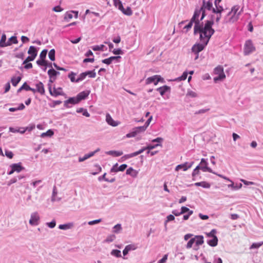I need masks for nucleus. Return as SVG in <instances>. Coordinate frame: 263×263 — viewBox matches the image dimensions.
Returning <instances> with one entry per match:
<instances>
[{"label": "nucleus", "mask_w": 263, "mask_h": 263, "mask_svg": "<svg viewBox=\"0 0 263 263\" xmlns=\"http://www.w3.org/2000/svg\"><path fill=\"white\" fill-rule=\"evenodd\" d=\"M210 110L209 108H203V109H201L198 111H196L195 112V114L196 115H198V114H204V113H205L206 112L208 111L209 110Z\"/></svg>", "instance_id": "nucleus-58"}, {"label": "nucleus", "mask_w": 263, "mask_h": 263, "mask_svg": "<svg viewBox=\"0 0 263 263\" xmlns=\"http://www.w3.org/2000/svg\"><path fill=\"white\" fill-rule=\"evenodd\" d=\"M40 216L37 212H33L31 214L29 224L31 226H37L39 224Z\"/></svg>", "instance_id": "nucleus-10"}, {"label": "nucleus", "mask_w": 263, "mask_h": 263, "mask_svg": "<svg viewBox=\"0 0 263 263\" xmlns=\"http://www.w3.org/2000/svg\"><path fill=\"white\" fill-rule=\"evenodd\" d=\"M95 167L96 168V172L91 173V174L93 175H96L101 172L102 168L99 164L95 165Z\"/></svg>", "instance_id": "nucleus-51"}, {"label": "nucleus", "mask_w": 263, "mask_h": 263, "mask_svg": "<svg viewBox=\"0 0 263 263\" xmlns=\"http://www.w3.org/2000/svg\"><path fill=\"white\" fill-rule=\"evenodd\" d=\"M186 96L192 98H195L197 97V93L195 92L192 90L188 91L186 93Z\"/></svg>", "instance_id": "nucleus-56"}, {"label": "nucleus", "mask_w": 263, "mask_h": 263, "mask_svg": "<svg viewBox=\"0 0 263 263\" xmlns=\"http://www.w3.org/2000/svg\"><path fill=\"white\" fill-rule=\"evenodd\" d=\"M159 82L162 83L165 82L164 79L159 75H155L148 77L145 80V83L147 85L154 83L155 85H157Z\"/></svg>", "instance_id": "nucleus-7"}, {"label": "nucleus", "mask_w": 263, "mask_h": 263, "mask_svg": "<svg viewBox=\"0 0 263 263\" xmlns=\"http://www.w3.org/2000/svg\"><path fill=\"white\" fill-rule=\"evenodd\" d=\"M195 238H191L187 243L186 248L187 249L191 248L193 246V243H195Z\"/></svg>", "instance_id": "nucleus-50"}, {"label": "nucleus", "mask_w": 263, "mask_h": 263, "mask_svg": "<svg viewBox=\"0 0 263 263\" xmlns=\"http://www.w3.org/2000/svg\"><path fill=\"white\" fill-rule=\"evenodd\" d=\"M79 103L77 97H71L69 98L68 100L64 101V106L66 108H70L71 106L69 105V104L74 105Z\"/></svg>", "instance_id": "nucleus-13"}, {"label": "nucleus", "mask_w": 263, "mask_h": 263, "mask_svg": "<svg viewBox=\"0 0 263 263\" xmlns=\"http://www.w3.org/2000/svg\"><path fill=\"white\" fill-rule=\"evenodd\" d=\"M48 74L49 77L56 78L57 76L60 74V72L59 71H57L53 68H50L48 71Z\"/></svg>", "instance_id": "nucleus-29"}, {"label": "nucleus", "mask_w": 263, "mask_h": 263, "mask_svg": "<svg viewBox=\"0 0 263 263\" xmlns=\"http://www.w3.org/2000/svg\"><path fill=\"white\" fill-rule=\"evenodd\" d=\"M10 167L13 168V171H14V172H16L17 173L21 172L22 170H23L24 169V167H23L21 165V163L12 164L10 165Z\"/></svg>", "instance_id": "nucleus-21"}, {"label": "nucleus", "mask_w": 263, "mask_h": 263, "mask_svg": "<svg viewBox=\"0 0 263 263\" xmlns=\"http://www.w3.org/2000/svg\"><path fill=\"white\" fill-rule=\"evenodd\" d=\"M158 146H161V145L160 144H156L155 145L149 144L146 146V148L147 150H151L156 148Z\"/></svg>", "instance_id": "nucleus-55"}, {"label": "nucleus", "mask_w": 263, "mask_h": 263, "mask_svg": "<svg viewBox=\"0 0 263 263\" xmlns=\"http://www.w3.org/2000/svg\"><path fill=\"white\" fill-rule=\"evenodd\" d=\"M6 35L5 34H3L1 37V39L0 40V47H4L6 46H10V43L9 42H6Z\"/></svg>", "instance_id": "nucleus-22"}, {"label": "nucleus", "mask_w": 263, "mask_h": 263, "mask_svg": "<svg viewBox=\"0 0 263 263\" xmlns=\"http://www.w3.org/2000/svg\"><path fill=\"white\" fill-rule=\"evenodd\" d=\"M126 174L131 176L133 177H136L138 175V172L132 167H129L126 170Z\"/></svg>", "instance_id": "nucleus-28"}, {"label": "nucleus", "mask_w": 263, "mask_h": 263, "mask_svg": "<svg viewBox=\"0 0 263 263\" xmlns=\"http://www.w3.org/2000/svg\"><path fill=\"white\" fill-rule=\"evenodd\" d=\"M122 230V227L121 224H117L113 227L112 232L115 233H119Z\"/></svg>", "instance_id": "nucleus-41"}, {"label": "nucleus", "mask_w": 263, "mask_h": 263, "mask_svg": "<svg viewBox=\"0 0 263 263\" xmlns=\"http://www.w3.org/2000/svg\"><path fill=\"white\" fill-rule=\"evenodd\" d=\"M110 255L117 258L121 257V252L119 250L113 249L110 252Z\"/></svg>", "instance_id": "nucleus-31"}, {"label": "nucleus", "mask_w": 263, "mask_h": 263, "mask_svg": "<svg viewBox=\"0 0 263 263\" xmlns=\"http://www.w3.org/2000/svg\"><path fill=\"white\" fill-rule=\"evenodd\" d=\"M239 7L238 5L233 6L224 18V22L226 23H233L237 21L239 18L240 12H238Z\"/></svg>", "instance_id": "nucleus-2"}, {"label": "nucleus", "mask_w": 263, "mask_h": 263, "mask_svg": "<svg viewBox=\"0 0 263 263\" xmlns=\"http://www.w3.org/2000/svg\"><path fill=\"white\" fill-rule=\"evenodd\" d=\"M115 6L119 9V10L123 9V6L122 2L120 0H113Z\"/></svg>", "instance_id": "nucleus-36"}, {"label": "nucleus", "mask_w": 263, "mask_h": 263, "mask_svg": "<svg viewBox=\"0 0 263 263\" xmlns=\"http://www.w3.org/2000/svg\"><path fill=\"white\" fill-rule=\"evenodd\" d=\"M216 232L217 231L215 229H213L210 232L206 233V236L209 238H212L214 236H216L215 235Z\"/></svg>", "instance_id": "nucleus-54"}, {"label": "nucleus", "mask_w": 263, "mask_h": 263, "mask_svg": "<svg viewBox=\"0 0 263 263\" xmlns=\"http://www.w3.org/2000/svg\"><path fill=\"white\" fill-rule=\"evenodd\" d=\"M28 87H29V85L27 84V83L25 82L23 84V85L17 90V92H21L22 90H25L27 91V88Z\"/></svg>", "instance_id": "nucleus-60"}, {"label": "nucleus", "mask_w": 263, "mask_h": 263, "mask_svg": "<svg viewBox=\"0 0 263 263\" xmlns=\"http://www.w3.org/2000/svg\"><path fill=\"white\" fill-rule=\"evenodd\" d=\"M7 42H9L10 43V45H11L12 44H17L18 43V41L16 36H12L9 39Z\"/></svg>", "instance_id": "nucleus-47"}, {"label": "nucleus", "mask_w": 263, "mask_h": 263, "mask_svg": "<svg viewBox=\"0 0 263 263\" xmlns=\"http://www.w3.org/2000/svg\"><path fill=\"white\" fill-rule=\"evenodd\" d=\"M127 167V165L126 164H123L118 166V163H116L115 165L110 169V172L111 173H117L119 171H123Z\"/></svg>", "instance_id": "nucleus-14"}, {"label": "nucleus", "mask_w": 263, "mask_h": 263, "mask_svg": "<svg viewBox=\"0 0 263 263\" xmlns=\"http://www.w3.org/2000/svg\"><path fill=\"white\" fill-rule=\"evenodd\" d=\"M57 195V192L56 191L55 187L54 186L53 189L52 195V197H51V201L52 202H54L56 201H60L61 200L60 198H57L56 197Z\"/></svg>", "instance_id": "nucleus-34"}, {"label": "nucleus", "mask_w": 263, "mask_h": 263, "mask_svg": "<svg viewBox=\"0 0 263 263\" xmlns=\"http://www.w3.org/2000/svg\"><path fill=\"white\" fill-rule=\"evenodd\" d=\"M194 185L196 186H202V187L205 189H209L211 186L210 184L205 181L196 182L194 184Z\"/></svg>", "instance_id": "nucleus-26"}, {"label": "nucleus", "mask_w": 263, "mask_h": 263, "mask_svg": "<svg viewBox=\"0 0 263 263\" xmlns=\"http://www.w3.org/2000/svg\"><path fill=\"white\" fill-rule=\"evenodd\" d=\"M86 77V74H85V72H82V73H80L79 74V76H78V77L77 78V81H78V83H79V82L82 81L83 80H84Z\"/></svg>", "instance_id": "nucleus-52"}, {"label": "nucleus", "mask_w": 263, "mask_h": 263, "mask_svg": "<svg viewBox=\"0 0 263 263\" xmlns=\"http://www.w3.org/2000/svg\"><path fill=\"white\" fill-rule=\"evenodd\" d=\"M76 73L71 72L68 76V78L70 79V81L72 82H75V83H78V81H77V79L75 78Z\"/></svg>", "instance_id": "nucleus-45"}, {"label": "nucleus", "mask_w": 263, "mask_h": 263, "mask_svg": "<svg viewBox=\"0 0 263 263\" xmlns=\"http://www.w3.org/2000/svg\"><path fill=\"white\" fill-rule=\"evenodd\" d=\"M73 12H74L73 11H72L70 12H66L65 14L64 19L69 21L73 17Z\"/></svg>", "instance_id": "nucleus-46"}, {"label": "nucleus", "mask_w": 263, "mask_h": 263, "mask_svg": "<svg viewBox=\"0 0 263 263\" xmlns=\"http://www.w3.org/2000/svg\"><path fill=\"white\" fill-rule=\"evenodd\" d=\"M214 73L217 76L214 78V82L216 83L218 81L223 80L226 78V75L223 71V68L222 66L219 65L214 69Z\"/></svg>", "instance_id": "nucleus-5"}, {"label": "nucleus", "mask_w": 263, "mask_h": 263, "mask_svg": "<svg viewBox=\"0 0 263 263\" xmlns=\"http://www.w3.org/2000/svg\"><path fill=\"white\" fill-rule=\"evenodd\" d=\"M200 9L202 10V15L201 16L200 21L202 20L206 15L205 11H212L213 12V9H215L213 6L212 1L209 0L206 1L205 0H202V5L200 7Z\"/></svg>", "instance_id": "nucleus-4"}, {"label": "nucleus", "mask_w": 263, "mask_h": 263, "mask_svg": "<svg viewBox=\"0 0 263 263\" xmlns=\"http://www.w3.org/2000/svg\"><path fill=\"white\" fill-rule=\"evenodd\" d=\"M105 46L103 45H95L92 47V49L94 51H104Z\"/></svg>", "instance_id": "nucleus-39"}, {"label": "nucleus", "mask_w": 263, "mask_h": 263, "mask_svg": "<svg viewBox=\"0 0 263 263\" xmlns=\"http://www.w3.org/2000/svg\"><path fill=\"white\" fill-rule=\"evenodd\" d=\"M228 186L229 188L232 189L233 190H239V189L241 188L242 184L241 183H239L238 184H236V185H235L234 184V182L232 181V182H231V184H229L228 185Z\"/></svg>", "instance_id": "nucleus-35"}, {"label": "nucleus", "mask_w": 263, "mask_h": 263, "mask_svg": "<svg viewBox=\"0 0 263 263\" xmlns=\"http://www.w3.org/2000/svg\"><path fill=\"white\" fill-rule=\"evenodd\" d=\"M47 51V49H44L42 50L40 54V59L45 60Z\"/></svg>", "instance_id": "nucleus-53"}, {"label": "nucleus", "mask_w": 263, "mask_h": 263, "mask_svg": "<svg viewBox=\"0 0 263 263\" xmlns=\"http://www.w3.org/2000/svg\"><path fill=\"white\" fill-rule=\"evenodd\" d=\"M170 89H171L170 87L166 86V85H164V86L160 87L159 88H157L156 89V90L159 92L161 96H163L164 95V93L167 91L170 90Z\"/></svg>", "instance_id": "nucleus-23"}, {"label": "nucleus", "mask_w": 263, "mask_h": 263, "mask_svg": "<svg viewBox=\"0 0 263 263\" xmlns=\"http://www.w3.org/2000/svg\"><path fill=\"white\" fill-rule=\"evenodd\" d=\"M146 150V147H143L140 149H139L138 151H137L136 152L125 155L122 158H124L125 159H129L130 158L135 157L136 156H138V155L142 153L144 151Z\"/></svg>", "instance_id": "nucleus-15"}, {"label": "nucleus", "mask_w": 263, "mask_h": 263, "mask_svg": "<svg viewBox=\"0 0 263 263\" xmlns=\"http://www.w3.org/2000/svg\"><path fill=\"white\" fill-rule=\"evenodd\" d=\"M71 225L70 223L60 224L59 228L61 230H68L71 228Z\"/></svg>", "instance_id": "nucleus-48"}, {"label": "nucleus", "mask_w": 263, "mask_h": 263, "mask_svg": "<svg viewBox=\"0 0 263 263\" xmlns=\"http://www.w3.org/2000/svg\"><path fill=\"white\" fill-rule=\"evenodd\" d=\"M255 48L251 40H249L246 41L244 45L243 53L245 55H249L254 51Z\"/></svg>", "instance_id": "nucleus-8"}, {"label": "nucleus", "mask_w": 263, "mask_h": 263, "mask_svg": "<svg viewBox=\"0 0 263 263\" xmlns=\"http://www.w3.org/2000/svg\"><path fill=\"white\" fill-rule=\"evenodd\" d=\"M28 53L30 55H34V57H36L37 55V50L36 48L33 46H31L28 51Z\"/></svg>", "instance_id": "nucleus-30"}, {"label": "nucleus", "mask_w": 263, "mask_h": 263, "mask_svg": "<svg viewBox=\"0 0 263 263\" xmlns=\"http://www.w3.org/2000/svg\"><path fill=\"white\" fill-rule=\"evenodd\" d=\"M201 14V15H202V10L200 8H196L194 15L191 19L193 20V21H194L195 24H196V23L198 21L200 22V20H199V15Z\"/></svg>", "instance_id": "nucleus-17"}, {"label": "nucleus", "mask_w": 263, "mask_h": 263, "mask_svg": "<svg viewBox=\"0 0 263 263\" xmlns=\"http://www.w3.org/2000/svg\"><path fill=\"white\" fill-rule=\"evenodd\" d=\"M37 92L43 95L45 93V88L44 84L41 82H39L35 84Z\"/></svg>", "instance_id": "nucleus-20"}, {"label": "nucleus", "mask_w": 263, "mask_h": 263, "mask_svg": "<svg viewBox=\"0 0 263 263\" xmlns=\"http://www.w3.org/2000/svg\"><path fill=\"white\" fill-rule=\"evenodd\" d=\"M46 224L50 228H53L56 225V222L54 220H52L50 222H47Z\"/></svg>", "instance_id": "nucleus-63"}, {"label": "nucleus", "mask_w": 263, "mask_h": 263, "mask_svg": "<svg viewBox=\"0 0 263 263\" xmlns=\"http://www.w3.org/2000/svg\"><path fill=\"white\" fill-rule=\"evenodd\" d=\"M221 0H215L214 4L215 6V9H213V12L214 13H221L223 10L222 6L219 5V3Z\"/></svg>", "instance_id": "nucleus-16"}, {"label": "nucleus", "mask_w": 263, "mask_h": 263, "mask_svg": "<svg viewBox=\"0 0 263 263\" xmlns=\"http://www.w3.org/2000/svg\"><path fill=\"white\" fill-rule=\"evenodd\" d=\"M200 43H196L192 47V52L194 53H199L200 52L202 51L208 44L206 42H200Z\"/></svg>", "instance_id": "nucleus-9"}, {"label": "nucleus", "mask_w": 263, "mask_h": 263, "mask_svg": "<svg viewBox=\"0 0 263 263\" xmlns=\"http://www.w3.org/2000/svg\"><path fill=\"white\" fill-rule=\"evenodd\" d=\"M48 87L49 93L52 96L57 97L58 96L62 95L63 94L62 89L61 87H54L53 90H52L51 84H48Z\"/></svg>", "instance_id": "nucleus-12"}, {"label": "nucleus", "mask_w": 263, "mask_h": 263, "mask_svg": "<svg viewBox=\"0 0 263 263\" xmlns=\"http://www.w3.org/2000/svg\"><path fill=\"white\" fill-rule=\"evenodd\" d=\"M90 91L86 90L83 91L78 94L77 98L80 102L81 100L85 99L89 95Z\"/></svg>", "instance_id": "nucleus-19"}, {"label": "nucleus", "mask_w": 263, "mask_h": 263, "mask_svg": "<svg viewBox=\"0 0 263 263\" xmlns=\"http://www.w3.org/2000/svg\"><path fill=\"white\" fill-rule=\"evenodd\" d=\"M153 119V117L151 116L149 117V118L147 119V120L145 123L144 125L143 126V127H145V129H146L147 127L149 126L151 122L152 121V120Z\"/></svg>", "instance_id": "nucleus-59"}, {"label": "nucleus", "mask_w": 263, "mask_h": 263, "mask_svg": "<svg viewBox=\"0 0 263 263\" xmlns=\"http://www.w3.org/2000/svg\"><path fill=\"white\" fill-rule=\"evenodd\" d=\"M190 211H193L192 210H190L189 208L185 206H182L180 210V213L183 214L185 213H189Z\"/></svg>", "instance_id": "nucleus-57"}, {"label": "nucleus", "mask_w": 263, "mask_h": 263, "mask_svg": "<svg viewBox=\"0 0 263 263\" xmlns=\"http://www.w3.org/2000/svg\"><path fill=\"white\" fill-rule=\"evenodd\" d=\"M116 238V236L115 235H110L107 237L106 239L105 240V242H111L113 241Z\"/></svg>", "instance_id": "nucleus-49"}, {"label": "nucleus", "mask_w": 263, "mask_h": 263, "mask_svg": "<svg viewBox=\"0 0 263 263\" xmlns=\"http://www.w3.org/2000/svg\"><path fill=\"white\" fill-rule=\"evenodd\" d=\"M48 57L51 61L55 60V50L54 49L50 50L48 53Z\"/></svg>", "instance_id": "nucleus-43"}, {"label": "nucleus", "mask_w": 263, "mask_h": 263, "mask_svg": "<svg viewBox=\"0 0 263 263\" xmlns=\"http://www.w3.org/2000/svg\"><path fill=\"white\" fill-rule=\"evenodd\" d=\"M120 11H121L124 14L127 16H130L133 14V11L129 7H127L126 9L123 7V9H121Z\"/></svg>", "instance_id": "nucleus-33"}, {"label": "nucleus", "mask_w": 263, "mask_h": 263, "mask_svg": "<svg viewBox=\"0 0 263 263\" xmlns=\"http://www.w3.org/2000/svg\"><path fill=\"white\" fill-rule=\"evenodd\" d=\"M208 244L211 247H215L218 243V238L217 236H214L211 239L208 240Z\"/></svg>", "instance_id": "nucleus-24"}, {"label": "nucleus", "mask_w": 263, "mask_h": 263, "mask_svg": "<svg viewBox=\"0 0 263 263\" xmlns=\"http://www.w3.org/2000/svg\"><path fill=\"white\" fill-rule=\"evenodd\" d=\"M208 162L207 160L204 158L201 159L199 165L197 166L192 172L193 177H195L196 175L199 174V170H202L203 172H208L213 174H216L215 172L208 166Z\"/></svg>", "instance_id": "nucleus-3"}, {"label": "nucleus", "mask_w": 263, "mask_h": 263, "mask_svg": "<svg viewBox=\"0 0 263 263\" xmlns=\"http://www.w3.org/2000/svg\"><path fill=\"white\" fill-rule=\"evenodd\" d=\"M106 121L109 125L114 127L117 126L119 124V122L114 121L109 114H107L106 115Z\"/></svg>", "instance_id": "nucleus-18"}, {"label": "nucleus", "mask_w": 263, "mask_h": 263, "mask_svg": "<svg viewBox=\"0 0 263 263\" xmlns=\"http://www.w3.org/2000/svg\"><path fill=\"white\" fill-rule=\"evenodd\" d=\"M36 64L39 66H47V62L44 59H40L36 61Z\"/></svg>", "instance_id": "nucleus-44"}, {"label": "nucleus", "mask_w": 263, "mask_h": 263, "mask_svg": "<svg viewBox=\"0 0 263 263\" xmlns=\"http://www.w3.org/2000/svg\"><path fill=\"white\" fill-rule=\"evenodd\" d=\"M195 238V244L196 246H200L203 243V236L202 235H196L194 237Z\"/></svg>", "instance_id": "nucleus-25"}, {"label": "nucleus", "mask_w": 263, "mask_h": 263, "mask_svg": "<svg viewBox=\"0 0 263 263\" xmlns=\"http://www.w3.org/2000/svg\"><path fill=\"white\" fill-rule=\"evenodd\" d=\"M187 74H188V72H186V71H184L181 76L176 78L175 81H183V80H185L186 78H187Z\"/></svg>", "instance_id": "nucleus-40"}, {"label": "nucleus", "mask_w": 263, "mask_h": 263, "mask_svg": "<svg viewBox=\"0 0 263 263\" xmlns=\"http://www.w3.org/2000/svg\"><path fill=\"white\" fill-rule=\"evenodd\" d=\"M194 161L186 162L184 163L179 164L175 167V171H178L180 170H182L183 171H187L189 168H190L194 164Z\"/></svg>", "instance_id": "nucleus-11"}, {"label": "nucleus", "mask_w": 263, "mask_h": 263, "mask_svg": "<svg viewBox=\"0 0 263 263\" xmlns=\"http://www.w3.org/2000/svg\"><path fill=\"white\" fill-rule=\"evenodd\" d=\"M213 24V20L206 21L204 25L202 23H200L198 21L196 23L194 28V33L195 34H199L200 42L208 44L210 38L215 32V30L212 28Z\"/></svg>", "instance_id": "nucleus-1"}, {"label": "nucleus", "mask_w": 263, "mask_h": 263, "mask_svg": "<svg viewBox=\"0 0 263 263\" xmlns=\"http://www.w3.org/2000/svg\"><path fill=\"white\" fill-rule=\"evenodd\" d=\"M35 127V125L34 124H29L26 127H25V129H26V131L31 132V130H32L33 129H34Z\"/></svg>", "instance_id": "nucleus-62"}, {"label": "nucleus", "mask_w": 263, "mask_h": 263, "mask_svg": "<svg viewBox=\"0 0 263 263\" xmlns=\"http://www.w3.org/2000/svg\"><path fill=\"white\" fill-rule=\"evenodd\" d=\"M107 155H111L114 157H119L123 155L122 151H109L106 153Z\"/></svg>", "instance_id": "nucleus-27"}, {"label": "nucleus", "mask_w": 263, "mask_h": 263, "mask_svg": "<svg viewBox=\"0 0 263 263\" xmlns=\"http://www.w3.org/2000/svg\"><path fill=\"white\" fill-rule=\"evenodd\" d=\"M175 219V217L174 215H169L167 216L166 217V220H165V224L166 225V223L170 221H172V220H174Z\"/></svg>", "instance_id": "nucleus-61"}, {"label": "nucleus", "mask_w": 263, "mask_h": 263, "mask_svg": "<svg viewBox=\"0 0 263 263\" xmlns=\"http://www.w3.org/2000/svg\"><path fill=\"white\" fill-rule=\"evenodd\" d=\"M145 130V127H143V126L135 127L129 133L126 135L125 137L127 138H133L138 135L144 133Z\"/></svg>", "instance_id": "nucleus-6"}, {"label": "nucleus", "mask_w": 263, "mask_h": 263, "mask_svg": "<svg viewBox=\"0 0 263 263\" xmlns=\"http://www.w3.org/2000/svg\"><path fill=\"white\" fill-rule=\"evenodd\" d=\"M21 80V77H13L11 78V82L12 83V84L14 86H16L17 85V84L20 82Z\"/></svg>", "instance_id": "nucleus-37"}, {"label": "nucleus", "mask_w": 263, "mask_h": 263, "mask_svg": "<svg viewBox=\"0 0 263 263\" xmlns=\"http://www.w3.org/2000/svg\"><path fill=\"white\" fill-rule=\"evenodd\" d=\"M54 133L51 129H48L46 132L43 133L41 135V137L44 138L45 137H51L53 135Z\"/></svg>", "instance_id": "nucleus-38"}, {"label": "nucleus", "mask_w": 263, "mask_h": 263, "mask_svg": "<svg viewBox=\"0 0 263 263\" xmlns=\"http://www.w3.org/2000/svg\"><path fill=\"white\" fill-rule=\"evenodd\" d=\"M85 73L86 74V76H88L89 78H94L96 77V73L95 70L87 71H85Z\"/></svg>", "instance_id": "nucleus-42"}, {"label": "nucleus", "mask_w": 263, "mask_h": 263, "mask_svg": "<svg viewBox=\"0 0 263 263\" xmlns=\"http://www.w3.org/2000/svg\"><path fill=\"white\" fill-rule=\"evenodd\" d=\"M193 23H194V21H193L192 19H191L190 22L189 23V24L187 25H186L184 27V28L186 29L187 31L189 30V29H190L192 28Z\"/></svg>", "instance_id": "nucleus-64"}, {"label": "nucleus", "mask_w": 263, "mask_h": 263, "mask_svg": "<svg viewBox=\"0 0 263 263\" xmlns=\"http://www.w3.org/2000/svg\"><path fill=\"white\" fill-rule=\"evenodd\" d=\"M77 112L78 113H82L83 115L86 117H90V114L87 111L86 109L79 108L77 109Z\"/></svg>", "instance_id": "nucleus-32"}]
</instances>
